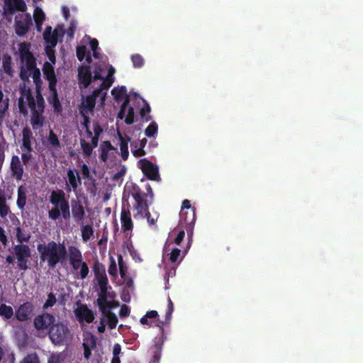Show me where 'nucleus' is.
I'll list each match as a JSON object with an SVG mask.
<instances>
[{
    "label": "nucleus",
    "instance_id": "f257e3e1",
    "mask_svg": "<svg viewBox=\"0 0 363 363\" xmlns=\"http://www.w3.org/2000/svg\"><path fill=\"white\" fill-rule=\"evenodd\" d=\"M37 250L40 262L47 264L50 269H55L58 264H63L67 259V247L64 243L51 240L47 244H38Z\"/></svg>",
    "mask_w": 363,
    "mask_h": 363
},
{
    "label": "nucleus",
    "instance_id": "f03ea898",
    "mask_svg": "<svg viewBox=\"0 0 363 363\" xmlns=\"http://www.w3.org/2000/svg\"><path fill=\"white\" fill-rule=\"evenodd\" d=\"M19 57L21 60V69L19 77L23 81L28 80L30 77L32 69L35 67V57L33 53L30 51V45L21 43L19 45Z\"/></svg>",
    "mask_w": 363,
    "mask_h": 363
},
{
    "label": "nucleus",
    "instance_id": "7ed1b4c3",
    "mask_svg": "<svg viewBox=\"0 0 363 363\" xmlns=\"http://www.w3.org/2000/svg\"><path fill=\"white\" fill-rule=\"evenodd\" d=\"M49 337L55 345L67 344L72 338V335L67 323H52L49 330Z\"/></svg>",
    "mask_w": 363,
    "mask_h": 363
},
{
    "label": "nucleus",
    "instance_id": "20e7f679",
    "mask_svg": "<svg viewBox=\"0 0 363 363\" xmlns=\"http://www.w3.org/2000/svg\"><path fill=\"white\" fill-rule=\"evenodd\" d=\"M130 193L135 200L134 209L137 210V214L143 217L145 212H147L151 201L147 199V194L141 190L135 183H133Z\"/></svg>",
    "mask_w": 363,
    "mask_h": 363
},
{
    "label": "nucleus",
    "instance_id": "39448f33",
    "mask_svg": "<svg viewBox=\"0 0 363 363\" xmlns=\"http://www.w3.org/2000/svg\"><path fill=\"white\" fill-rule=\"evenodd\" d=\"M56 318L52 313L43 312L36 315L33 320V325L38 335L49 334V330L52 323H55Z\"/></svg>",
    "mask_w": 363,
    "mask_h": 363
},
{
    "label": "nucleus",
    "instance_id": "423d86ee",
    "mask_svg": "<svg viewBox=\"0 0 363 363\" xmlns=\"http://www.w3.org/2000/svg\"><path fill=\"white\" fill-rule=\"evenodd\" d=\"M66 195L62 189H57V191H52L50 196V202L54 206L52 209L48 212L50 219L56 220L61 216L60 207L63 201L66 199Z\"/></svg>",
    "mask_w": 363,
    "mask_h": 363
},
{
    "label": "nucleus",
    "instance_id": "0eeeda50",
    "mask_svg": "<svg viewBox=\"0 0 363 363\" xmlns=\"http://www.w3.org/2000/svg\"><path fill=\"white\" fill-rule=\"evenodd\" d=\"M13 253L18 263V268L28 269V259L31 255L30 247L26 244H17L13 247Z\"/></svg>",
    "mask_w": 363,
    "mask_h": 363
},
{
    "label": "nucleus",
    "instance_id": "6e6552de",
    "mask_svg": "<svg viewBox=\"0 0 363 363\" xmlns=\"http://www.w3.org/2000/svg\"><path fill=\"white\" fill-rule=\"evenodd\" d=\"M195 220V209L180 211L179 224L186 230V233L190 238L193 233V228L194 226Z\"/></svg>",
    "mask_w": 363,
    "mask_h": 363
},
{
    "label": "nucleus",
    "instance_id": "1a4fd4ad",
    "mask_svg": "<svg viewBox=\"0 0 363 363\" xmlns=\"http://www.w3.org/2000/svg\"><path fill=\"white\" fill-rule=\"evenodd\" d=\"M35 306L33 302H24L16 309L14 313L15 318L19 321L30 320L35 313Z\"/></svg>",
    "mask_w": 363,
    "mask_h": 363
},
{
    "label": "nucleus",
    "instance_id": "9d476101",
    "mask_svg": "<svg viewBox=\"0 0 363 363\" xmlns=\"http://www.w3.org/2000/svg\"><path fill=\"white\" fill-rule=\"evenodd\" d=\"M93 82V75L91 74L89 65H81L78 68V84L80 89L89 88Z\"/></svg>",
    "mask_w": 363,
    "mask_h": 363
},
{
    "label": "nucleus",
    "instance_id": "9b49d317",
    "mask_svg": "<svg viewBox=\"0 0 363 363\" xmlns=\"http://www.w3.org/2000/svg\"><path fill=\"white\" fill-rule=\"evenodd\" d=\"M64 33L62 27H58L52 30V27L48 26L44 31L43 38L50 48H54L57 44L59 37L62 38Z\"/></svg>",
    "mask_w": 363,
    "mask_h": 363
},
{
    "label": "nucleus",
    "instance_id": "f8f14e48",
    "mask_svg": "<svg viewBox=\"0 0 363 363\" xmlns=\"http://www.w3.org/2000/svg\"><path fill=\"white\" fill-rule=\"evenodd\" d=\"M141 164L140 169L144 174L150 181H158L160 178L159 169L156 164L152 163L151 161L146 160V158H143L140 160Z\"/></svg>",
    "mask_w": 363,
    "mask_h": 363
},
{
    "label": "nucleus",
    "instance_id": "ddd939ff",
    "mask_svg": "<svg viewBox=\"0 0 363 363\" xmlns=\"http://www.w3.org/2000/svg\"><path fill=\"white\" fill-rule=\"evenodd\" d=\"M68 182L66 183V191L70 192L71 189H77L82 184V178L77 169L68 168L67 170Z\"/></svg>",
    "mask_w": 363,
    "mask_h": 363
},
{
    "label": "nucleus",
    "instance_id": "4468645a",
    "mask_svg": "<svg viewBox=\"0 0 363 363\" xmlns=\"http://www.w3.org/2000/svg\"><path fill=\"white\" fill-rule=\"evenodd\" d=\"M74 313L79 323L85 320L87 323H91L94 320V313L86 305H81L74 311Z\"/></svg>",
    "mask_w": 363,
    "mask_h": 363
},
{
    "label": "nucleus",
    "instance_id": "2eb2a0df",
    "mask_svg": "<svg viewBox=\"0 0 363 363\" xmlns=\"http://www.w3.org/2000/svg\"><path fill=\"white\" fill-rule=\"evenodd\" d=\"M108 284H103L99 286L100 291L96 303L101 313H105L108 306L109 307L113 303V302L108 301Z\"/></svg>",
    "mask_w": 363,
    "mask_h": 363
},
{
    "label": "nucleus",
    "instance_id": "dca6fc26",
    "mask_svg": "<svg viewBox=\"0 0 363 363\" xmlns=\"http://www.w3.org/2000/svg\"><path fill=\"white\" fill-rule=\"evenodd\" d=\"M93 271L99 286L108 284V276L104 264L100 263L99 261L95 262L93 266Z\"/></svg>",
    "mask_w": 363,
    "mask_h": 363
},
{
    "label": "nucleus",
    "instance_id": "f3484780",
    "mask_svg": "<svg viewBox=\"0 0 363 363\" xmlns=\"http://www.w3.org/2000/svg\"><path fill=\"white\" fill-rule=\"evenodd\" d=\"M121 228L124 233L128 235V231L133 230V222L131 218V213L129 207H123L121 212Z\"/></svg>",
    "mask_w": 363,
    "mask_h": 363
},
{
    "label": "nucleus",
    "instance_id": "a211bd4d",
    "mask_svg": "<svg viewBox=\"0 0 363 363\" xmlns=\"http://www.w3.org/2000/svg\"><path fill=\"white\" fill-rule=\"evenodd\" d=\"M11 170L12 176H13L16 181L22 179L24 170L20 157L17 155H14L11 157Z\"/></svg>",
    "mask_w": 363,
    "mask_h": 363
},
{
    "label": "nucleus",
    "instance_id": "6ab92c4d",
    "mask_svg": "<svg viewBox=\"0 0 363 363\" xmlns=\"http://www.w3.org/2000/svg\"><path fill=\"white\" fill-rule=\"evenodd\" d=\"M71 212L75 220L83 221L84 220V208L82 203L79 201H72L71 203Z\"/></svg>",
    "mask_w": 363,
    "mask_h": 363
},
{
    "label": "nucleus",
    "instance_id": "aec40b11",
    "mask_svg": "<svg viewBox=\"0 0 363 363\" xmlns=\"http://www.w3.org/2000/svg\"><path fill=\"white\" fill-rule=\"evenodd\" d=\"M96 104L91 94L85 96L79 106V113L84 114V112L88 113L94 112Z\"/></svg>",
    "mask_w": 363,
    "mask_h": 363
},
{
    "label": "nucleus",
    "instance_id": "412c9836",
    "mask_svg": "<svg viewBox=\"0 0 363 363\" xmlns=\"http://www.w3.org/2000/svg\"><path fill=\"white\" fill-rule=\"evenodd\" d=\"M30 111L31 116L30 122L31 125L33 126V128L34 130H36V128H39L43 126L45 118L42 116L43 112H40L39 109H36V106L33 110H30Z\"/></svg>",
    "mask_w": 363,
    "mask_h": 363
},
{
    "label": "nucleus",
    "instance_id": "4be33fe9",
    "mask_svg": "<svg viewBox=\"0 0 363 363\" xmlns=\"http://www.w3.org/2000/svg\"><path fill=\"white\" fill-rule=\"evenodd\" d=\"M120 140L121 156L123 160H127L129 157L128 143L130 140V137H123L121 133H118Z\"/></svg>",
    "mask_w": 363,
    "mask_h": 363
},
{
    "label": "nucleus",
    "instance_id": "5701e85b",
    "mask_svg": "<svg viewBox=\"0 0 363 363\" xmlns=\"http://www.w3.org/2000/svg\"><path fill=\"white\" fill-rule=\"evenodd\" d=\"M27 189L23 185H20L17 190L16 206L20 210H23L26 203Z\"/></svg>",
    "mask_w": 363,
    "mask_h": 363
},
{
    "label": "nucleus",
    "instance_id": "b1692460",
    "mask_svg": "<svg viewBox=\"0 0 363 363\" xmlns=\"http://www.w3.org/2000/svg\"><path fill=\"white\" fill-rule=\"evenodd\" d=\"M164 340L162 339H155L154 341V347L155 350L153 352V357L149 363H160L162 355V345Z\"/></svg>",
    "mask_w": 363,
    "mask_h": 363
},
{
    "label": "nucleus",
    "instance_id": "393cba45",
    "mask_svg": "<svg viewBox=\"0 0 363 363\" xmlns=\"http://www.w3.org/2000/svg\"><path fill=\"white\" fill-rule=\"evenodd\" d=\"M22 145L27 151L31 152V139L33 138V133L28 127H25L22 130Z\"/></svg>",
    "mask_w": 363,
    "mask_h": 363
},
{
    "label": "nucleus",
    "instance_id": "a878e982",
    "mask_svg": "<svg viewBox=\"0 0 363 363\" xmlns=\"http://www.w3.org/2000/svg\"><path fill=\"white\" fill-rule=\"evenodd\" d=\"M45 79L50 82L57 79L55 69L50 62H45L42 68Z\"/></svg>",
    "mask_w": 363,
    "mask_h": 363
},
{
    "label": "nucleus",
    "instance_id": "bb28decb",
    "mask_svg": "<svg viewBox=\"0 0 363 363\" xmlns=\"http://www.w3.org/2000/svg\"><path fill=\"white\" fill-rule=\"evenodd\" d=\"M113 307V303L106 311H104V314L106 316L108 322V325L110 328H114L116 327L117 323H118V319L116 313L111 312V308Z\"/></svg>",
    "mask_w": 363,
    "mask_h": 363
},
{
    "label": "nucleus",
    "instance_id": "cd10ccee",
    "mask_svg": "<svg viewBox=\"0 0 363 363\" xmlns=\"http://www.w3.org/2000/svg\"><path fill=\"white\" fill-rule=\"evenodd\" d=\"M168 255L169 260L172 264H175L176 266L179 264L184 257V255H182V250L178 247H173Z\"/></svg>",
    "mask_w": 363,
    "mask_h": 363
},
{
    "label": "nucleus",
    "instance_id": "c85d7f7f",
    "mask_svg": "<svg viewBox=\"0 0 363 363\" xmlns=\"http://www.w3.org/2000/svg\"><path fill=\"white\" fill-rule=\"evenodd\" d=\"M10 207L6 203V196L4 191H0V216L6 217L10 213Z\"/></svg>",
    "mask_w": 363,
    "mask_h": 363
},
{
    "label": "nucleus",
    "instance_id": "c756f323",
    "mask_svg": "<svg viewBox=\"0 0 363 363\" xmlns=\"http://www.w3.org/2000/svg\"><path fill=\"white\" fill-rule=\"evenodd\" d=\"M13 314L14 312L12 306H7L4 303H0V316L3 317L4 319H11Z\"/></svg>",
    "mask_w": 363,
    "mask_h": 363
},
{
    "label": "nucleus",
    "instance_id": "7c9ffc66",
    "mask_svg": "<svg viewBox=\"0 0 363 363\" xmlns=\"http://www.w3.org/2000/svg\"><path fill=\"white\" fill-rule=\"evenodd\" d=\"M33 18L38 30H41L42 23L45 19V13L42 9L35 8L33 13Z\"/></svg>",
    "mask_w": 363,
    "mask_h": 363
},
{
    "label": "nucleus",
    "instance_id": "2f4dec72",
    "mask_svg": "<svg viewBox=\"0 0 363 363\" xmlns=\"http://www.w3.org/2000/svg\"><path fill=\"white\" fill-rule=\"evenodd\" d=\"M47 140L50 147L55 148V150L61 147L60 141L53 130H50Z\"/></svg>",
    "mask_w": 363,
    "mask_h": 363
},
{
    "label": "nucleus",
    "instance_id": "473e14b6",
    "mask_svg": "<svg viewBox=\"0 0 363 363\" xmlns=\"http://www.w3.org/2000/svg\"><path fill=\"white\" fill-rule=\"evenodd\" d=\"M68 253H69V264H72L73 262L77 260L80 256L82 255L79 248L75 246H69L68 247Z\"/></svg>",
    "mask_w": 363,
    "mask_h": 363
},
{
    "label": "nucleus",
    "instance_id": "72a5a7b5",
    "mask_svg": "<svg viewBox=\"0 0 363 363\" xmlns=\"http://www.w3.org/2000/svg\"><path fill=\"white\" fill-rule=\"evenodd\" d=\"M3 69L6 74L9 76L13 75L12 69V57L9 55H5L3 57Z\"/></svg>",
    "mask_w": 363,
    "mask_h": 363
},
{
    "label": "nucleus",
    "instance_id": "f704fd0d",
    "mask_svg": "<svg viewBox=\"0 0 363 363\" xmlns=\"http://www.w3.org/2000/svg\"><path fill=\"white\" fill-rule=\"evenodd\" d=\"M48 101L52 105L55 113H61L62 112V106L58 98V94L48 96Z\"/></svg>",
    "mask_w": 363,
    "mask_h": 363
},
{
    "label": "nucleus",
    "instance_id": "c9c22d12",
    "mask_svg": "<svg viewBox=\"0 0 363 363\" xmlns=\"http://www.w3.org/2000/svg\"><path fill=\"white\" fill-rule=\"evenodd\" d=\"M82 240L84 242H87L90 240L91 237L94 236V230L91 225L89 224H86V225L82 226Z\"/></svg>",
    "mask_w": 363,
    "mask_h": 363
},
{
    "label": "nucleus",
    "instance_id": "e433bc0d",
    "mask_svg": "<svg viewBox=\"0 0 363 363\" xmlns=\"http://www.w3.org/2000/svg\"><path fill=\"white\" fill-rule=\"evenodd\" d=\"M28 31V23H24L22 20H17L16 17V32L18 36H23Z\"/></svg>",
    "mask_w": 363,
    "mask_h": 363
},
{
    "label": "nucleus",
    "instance_id": "4c0bfd02",
    "mask_svg": "<svg viewBox=\"0 0 363 363\" xmlns=\"http://www.w3.org/2000/svg\"><path fill=\"white\" fill-rule=\"evenodd\" d=\"M89 273V265L84 261H82L77 274L76 277L81 279H84L87 277Z\"/></svg>",
    "mask_w": 363,
    "mask_h": 363
},
{
    "label": "nucleus",
    "instance_id": "58836bf2",
    "mask_svg": "<svg viewBox=\"0 0 363 363\" xmlns=\"http://www.w3.org/2000/svg\"><path fill=\"white\" fill-rule=\"evenodd\" d=\"M22 95L26 96V99H27L28 106L30 108V110H33L36 107V101L34 99V96L31 92L30 89H24L22 91Z\"/></svg>",
    "mask_w": 363,
    "mask_h": 363
},
{
    "label": "nucleus",
    "instance_id": "ea45409f",
    "mask_svg": "<svg viewBox=\"0 0 363 363\" xmlns=\"http://www.w3.org/2000/svg\"><path fill=\"white\" fill-rule=\"evenodd\" d=\"M111 94L116 101H118L122 96H126L127 88L125 86H121L120 88H113L111 90Z\"/></svg>",
    "mask_w": 363,
    "mask_h": 363
},
{
    "label": "nucleus",
    "instance_id": "a19ab883",
    "mask_svg": "<svg viewBox=\"0 0 363 363\" xmlns=\"http://www.w3.org/2000/svg\"><path fill=\"white\" fill-rule=\"evenodd\" d=\"M143 101L145 103V106L140 109V116L143 120L149 121L152 119L151 116L149 115L151 111V108L150 105H148L147 102L145 101V99H143Z\"/></svg>",
    "mask_w": 363,
    "mask_h": 363
},
{
    "label": "nucleus",
    "instance_id": "79ce46f5",
    "mask_svg": "<svg viewBox=\"0 0 363 363\" xmlns=\"http://www.w3.org/2000/svg\"><path fill=\"white\" fill-rule=\"evenodd\" d=\"M16 240L19 244H24L27 243L30 240V234H24L23 233V230L21 227H16Z\"/></svg>",
    "mask_w": 363,
    "mask_h": 363
},
{
    "label": "nucleus",
    "instance_id": "37998d69",
    "mask_svg": "<svg viewBox=\"0 0 363 363\" xmlns=\"http://www.w3.org/2000/svg\"><path fill=\"white\" fill-rule=\"evenodd\" d=\"M130 104V98L128 95H126L125 98H124V100L120 107L119 112L117 116V118L120 120L124 119L125 116V113L127 111V108Z\"/></svg>",
    "mask_w": 363,
    "mask_h": 363
},
{
    "label": "nucleus",
    "instance_id": "c03bdc74",
    "mask_svg": "<svg viewBox=\"0 0 363 363\" xmlns=\"http://www.w3.org/2000/svg\"><path fill=\"white\" fill-rule=\"evenodd\" d=\"M60 216H62V218L65 220H69L70 218V210L69 206V201L66 199L65 201L60 206Z\"/></svg>",
    "mask_w": 363,
    "mask_h": 363
},
{
    "label": "nucleus",
    "instance_id": "a18cd8bd",
    "mask_svg": "<svg viewBox=\"0 0 363 363\" xmlns=\"http://www.w3.org/2000/svg\"><path fill=\"white\" fill-rule=\"evenodd\" d=\"M79 144L85 157H90L93 152V147H91V144L87 143L84 139H80Z\"/></svg>",
    "mask_w": 363,
    "mask_h": 363
},
{
    "label": "nucleus",
    "instance_id": "49530a36",
    "mask_svg": "<svg viewBox=\"0 0 363 363\" xmlns=\"http://www.w3.org/2000/svg\"><path fill=\"white\" fill-rule=\"evenodd\" d=\"M131 61L135 68H141L145 64L143 57L140 54H133L131 56Z\"/></svg>",
    "mask_w": 363,
    "mask_h": 363
},
{
    "label": "nucleus",
    "instance_id": "de8ad7c7",
    "mask_svg": "<svg viewBox=\"0 0 363 363\" xmlns=\"http://www.w3.org/2000/svg\"><path fill=\"white\" fill-rule=\"evenodd\" d=\"M158 126L156 122H151L145 130V136L151 138L157 134Z\"/></svg>",
    "mask_w": 363,
    "mask_h": 363
},
{
    "label": "nucleus",
    "instance_id": "09e8293b",
    "mask_svg": "<svg viewBox=\"0 0 363 363\" xmlns=\"http://www.w3.org/2000/svg\"><path fill=\"white\" fill-rule=\"evenodd\" d=\"M118 264L121 277L122 279H125V276L127 275L128 267L125 264L121 255L118 257Z\"/></svg>",
    "mask_w": 363,
    "mask_h": 363
},
{
    "label": "nucleus",
    "instance_id": "8fccbe9b",
    "mask_svg": "<svg viewBox=\"0 0 363 363\" xmlns=\"http://www.w3.org/2000/svg\"><path fill=\"white\" fill-rule=\"evenodd\" d=\"M57 302L56 296L52 292H50L48 295V298L43 306V309H48L55 305Z\"/></svg>",
    "mask_w": 363,
    "mask_h": 363
},
{
    "label": "nucleus",
    "instance_id": "3c124183",
    "mask_svg": "<svg viewBox=\"0 0 363 363\" xmlns=\"http://www.w3.org/2000/svg\"><path fill=\"white\" fill-rule=\"evenodd\" d=\"M128 113L125 118V123L128 124V125H130V124H133L135 121V111L133 106L128 107Z\"/></svg>",
    "mask_w": 363,
    "mask_h": 363
},
{
    "label": "nucleus",
    "instance_id": "603ef678",
    "mask_svg": "<svg viewBox=\"0 0 363 363\" xmlns=\"http://www.w3.org/2000/svg\"><path fill=\"white\" fill-rule=\"evenodd\" d=\"M11 9L21 11V12H25V11L27 9V6L26 5L24 0H13Z\"/></svg>",
    "mask_w": 363,
    "mask_h": 363
},
{
    "label": "nucleus",
    "instance_id": "864d4df0",
    "mask_svg": "<svg viewBox=\"0 0 363 363\" xmlns=\"http://www.w3.org/2000/svg\"><path fill=\"white\" fill-rule=\"evenodd\" d=\"M116 70L115 68L112 67V65H110L108 69V72L106 74V77L104 79H106V82L109 86V88L111 87L112 83H113L115 78H114V73Z\"/></svg>",
    "mask_w": 363,
    "mask_h": 363
},
{
    "label": "nucleus",
    "instance_id": "5fc2aeb1",
    "mask_svg": "<svg viewBox=\"0 0 363 363\" xmlns=\"http://www.w3.org/2000/svg\"><path fill=\"white\" fill-rule=\"evenodd\" d=\"M87 54V48L82 45L77 47V57L79 61H83Z\"/></svg>",
    "mask_w": 363,
    "mask_h": 363
},
{
    "label": "nucleus",
    "instance_id": "6e6d98bb",
    "mask_svg": "<svg viewBox=\"0 0 363 363\" xmlns=\"http://www.w3.org/2000/svg\"><path fill=\"white\" fill-rule=\"evenodd\" d=\"M3 104L0 106V121H3L6 116V113L9 109V99H6V101H4L3 99Z\"/></svg>",
    "mask_w": 363,
    "mask_h": 363
},
{
    "label": "nucleus",
    "instance_id": "4d7b16f0",
    "mask_svg": "<svg viewBox=\"0 0 363 363\" xmlns=\"http://www.w3.org/2000/svg\"><path fill=\"white\" fill-rule=\"evenodd\" d=\"M109 275L112 277H116L118 274L117 265L113 257H111L109 267L108 269Z\"/></svg>",
    "mask_w": 363,
    "mask_h": 363
},
{
    "label": "nucleus",
    "instance_id": "13d9d810",
    "mask_svg": "<svg viewBox=\"0 0 363 363\" xmlns=\"http://www.w3.org/2000/svg\"><path fill=\"white\" fill-rule=\"evenodd\" d=\"M20 363H39V359L36 354H28Z\"/></svg>",
    "mask_w": 363,
    "mask_h": 363
},
{
    "label": "nucleus",
    "instance_id": "bf43d9fd",
    "mask_svg": "<svg viewBox=\"0 0 363 363\" xmlns=\"http://www.w3.org/2000/svg\"><path fill=\"white\" fill-rule=\"evenodd\" d=\"M35 104L40 112L45 110V99L42 94L35 95Z\"/></svg>",
    "mask_w": 363,
    "mask_h": 363
},
{
    "label": "nucleus",
    "instance_id": "052dcab7",
    "mask_svg": "<svg viewBox=\"0 0 363 363\" xmlns=\"http://www.w3.org/2000/svg\"><path fill=\"white\" fill-rule=\"evenodd\" d=\"M104 71L103 67L101 65H98L94 69V76H93V80H97V79H103V75L102 72Z\"/></svg>",
    "mask_w": 363,
    "mask_h": 363
},
{
    "label": "nucleus",
    "instance_id": "680f3d73",
    "mask_svg": "<svg viewBox=\"0 0 363 363\" xmlns=\"http://www.w3.org/2000/svg\"><path fill=\"white\" fill-rule=\"evenodd\" d=\"M30 72H32V77H33V81L34 83H36V82H39V80L42 79H41V72L40 71V69L36 67V62H35V67L33 68L32 71Z\"/></svg>",
    "mask_w": 363,
    "mask_h": 363
},
{
    "label": "nucleus",
    "instance_id": "e2e57ef3",
    "mask_svg": "<svg viewBox=\"0 0 363 363\" xmlns=\"http://www.w3.org/2000/svg\"><path fill=\"white\" fill-rule=\"evenodd\" d=\"M57 79H54L52 82H49V89L51 93L50 96L57 95L58 91L57 89Z\"/></svg>",
    "mask_w": 363,
    "mask_h": 363
},
{
    "label": "nucleus",
    "instance_id": "0e129e2a",
    "mask_svg": "<svg viewBox=\"0 0 363 363\" xmlns=\"http://www.w3.org/2000/svg\"><path fill=\"white\" fill-rule=\"evenodd\" d=\"M0 242L6 247V245L9 243V240L7 236L6 235L5 230L3 227L0 226Z\"/></svg>",
    "mask_w": 363,
    "mask_h": 363
},
{
    "label": "nucleus",
    "instance_id": "69168bd1",
    "mask_svg": "<svg viewBox=\"0 0 363 363\" xmlns=\"http://www.w3.org/2000/svg\"><path fill=\"white\" fill-rule=\"evenodd\" d=\"M130 310L129 306L127 305H123L121 306L120 311H119V315L121 317H127L130 315Z\"/></svg>",
    "mask_w": 363,
    "mask_h": 363
},
{
    "label": "nucleus",
    "instance_id": "338daca9",
    "mask_svg": "<svg viewBox=\"0 0 363 363\" xmlns=\"http://www.w3.org/2000/svg\"><path fill=\"white\" fill-rule=\"evenodd\" d=\"M101 146H102L103 149L104 150V151H106L107 152V154L111 150H117V149H116L115 147L112 146V145L109 140L104 141L101 143Z\"/></svg>",
    "mask_w": 363,
    "mask_h": 363
},
{
    "label": "nucleus",
    "instance_id": "774afa93",
    "mask_svg": "<svg viewBox=\"0 0 363 363\" xmlns=\"http://www.w3.org/2000/svg\"><path fill=\"white\" fill-rule=\"evenodd\" d=\"M31 157H32L31 152L27 151L26 153H22L21 154V160H22L23 164L25 165H28Z\"/></svg>",
    "mask_w": 363,
    "mask_h": 363
}]
</instances>
